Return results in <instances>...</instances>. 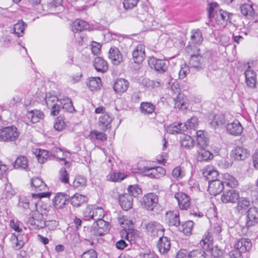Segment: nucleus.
Wrapping results in <instances>:
<instances>
[{
    "mask_svg": "<svg viewBox=\"0 0 258 258\" xmlns=\"http://www.w3.org/2000/svg\"><path fill=\"white\" fill-rule=\"evenodd\" d=\"M207 10L210 21L208 25L217 26L219 29L225 27L229 19L228 13L218 10V6L214 3L208 4Z\"/></svg>",
    "mask_w": 258,
    "mask_h": 258,
    "instance_id": "f257e3e1",
    "label": "nucleus"
},
{
    "mask_svg": "<svg viewBox=\"0 0 258 258\" xmlns=\"http://www.w3.org/2000/svg\"><path fill=\"white\" fill-rule=\"evenodd\" d=\"M190 33V40L185 48V51L189 54L191 52L198 53L200 51L199 46L202 43L204 39L202 32L199 29H197L192 30Z\"/></svg>",
    "mask_w": 258,
    "mask_h": 258,
    "instance_id": "f03ea898",
    "label": "nucleus"
},
{
    "mask_svg": "<svg viewBox=\"0 0 258 258\" xmlns=\"http://www.w3.org/2000/svg\"><path fill=\"white\" fill-rule=\"evenodd\" d=\"M20 135L19 130L15 126L4 127L0 130V141L14 142L18 139Z\"/></svg>",
    "mask_w": 258,
    "mask_h": 258,
    "instance_id": "7ed1b4c3",
    "label": "nucleus"
},
{
    "mask_svg": "<svg viewBox=\"0 0 258 258\" xmlns=\"http://www.w3.org/2000/svg\"><path fill=\"white\" fill-rule=\"evenodd\" d=\"M146 229L148 235L153 237H160L164 235V229L162 225L155 221H150L146 224Z\"/></svg>",
    "mask_w": 258,
    "mask_h": 258,
    "instance_id": "20e7f679",
    "label": "nucleus"
},
{
    "mask_svg": "<svg viewBox=\"0 0 258 258\" xmlns=\"http://www.w3.org/2000/svg\"><path fill=\"white\" fill-rule=\"evenodd\" d=\"M85 217L86 220H90L92 219L94 220L95 223L99 220L103 219L104 217L105 213L103 209L100 207H97L93 209H87L85 212Z\"/></svg>",
    "mask_w": 258,
    "mask_h": 258,
    "instance_id": "39448f33",
    "label": "nucleus"
},
{
    "mask_svg": "<svg viewBox=\"0 0 258 258\" xmlns=\"http://www.w3.org/2000/svg\"><path fill=\"white\" fill-rule=\"evenodd\" d=\"M148 64L152 69H154L156 71L160 73L165 72L168 66V62L166 60L157 59L154 57L149 59Z\"/></svg>",
    "mask_w": 258,
    "mask_h": 258,
    "instance_id": "423d86ee",
    "label": "nucleus"
},
{
    "mask_svg": "<svg viewBox=\"0 0 258 258\" xmlns=\"http://www.w3.org/2000/svg\"><path fill=\"white\" fill-rule=\"evenodd\" d=\"M158 202V196L154 193H149L143 197L142 205L147 210L153 211Z\"/></svg>",
    "mask_w": 258,
    "mask_h": 258,
    "instance_id": "0eeeda50",
    "label": "nucleus"
},
{
    "mask_svg": "<svg viewBox=\"0 0 258 258\" xmlns=\"http://www.w3.org/2000/svg\"><path fill=\"white\" fill-rule=\"evenodd\" d=\"M239 193L238 190L231 188L223 192L221 200L224 204L235 203L239 199Z\"/></svg>",
    "mask_w": 258,
    "mask_h": 258,
    "instance_id": "6e6552de",
    "label": "nucleus"
},
{
    "mask_svg": "<svg viewBox=\"0 0 258 258\" xmlns=\"http://www.w3.org/2000/svg\"><path fill=\"white\" fill-rule=\"evenodd\" d=\"M200 51L196 52H191V56L189 59V64L190 68H194L199 71L204 68L205 66L204 58L201 55Z\"/></svg>",
    "mask_w": 258,
    "mask_h": 258,
    "instance_id": "1a4fd4ad",
    "label": "nucleus"
},
{
    "mask_svg": "<svg viewBox=\"0 0 258 258\" xmlns=\"http://www.w3.org/2000/svg\"><path fill=\"white\" fill-rule=\"evenodd\" d=\"M29 223L31 228L33 229H40L45 227V221L43 216L39 212H34L29 218Z\"/></svg>",
    "mask_w": 258,
    "mask_h": 258,
    "instance_id": "9d476101",
    "label": "nucleus"
},
{
    "mask_svg": "<svg viewBox=\"0 0 258 258\" xmlns=\"http://www.w3.org/2000/svg\"><path fill=\"white\" fill-rule=\"evenodd\" d=\"M245 227L247 229L258 223V211L256 208L251 207L246 212Z\"/></svg>",
    "mask_w": 258,
    "mask_h": 258,
    "instance_id": "9b49d317",
    "label": "nucleus"
},
{
    "mask_svg": "<svg viewBox=\"0 0 258 258\" xmlns=\"http://www.w3.org/2000/svg\"><path fill=\"white\" fill-rule=\"evenodd\" d=\"M109 231V223L104 219L99 220L94 224L93 234L96 236H102Z\"/></svg>",
    "mask_w": 258,
    "mask_h": 258,
    "instance_id": "f8f14e48",
    "label": "nucleus"
},
{
    "mask_svg": "<svg viewBox=\"0 0 258 258\" xmlns=\"http://www.w3.org/2000/svg\"><path fill=\"white\" fill-rule=\"evenodd\" d=\"M174 197L178 202V206L181 210H186L190 205V198L186 194L178 192L175 194Z\"/></svg>",
    "mask_w": 258,
    "mask_h": 258,
    "instance_id": "ddd939ff",
    "label": "nucleus"
},
{
    "mask_svg": "<svg viewBox=\"0 0 258 258\" xmlns=\"http://www.w3.org/2000/svg\"><path fill=\"white\" fill-rule=\"evenodd\" d=\"M226 130L229 134L238 136L242 133L243 127L237 119H235L232 122L227 124Z\"/></svg>",
    "mask_w": 258,
    "mask_h": 258,
    "instance_id": "4468645a",
    "label": "nucleus"
},
{
    "mask_svg": "<svg viewBox=\"0 0 258 258\" xmlns=\"http://www.w3.org/2000/svg\"><path fill=\"white\" fill-rule=\"evenodd\" d=\"M146 175L151 178H159L165 174V170L160 167H145Z\"/></svg>",
    "mask_w": 258,
    "mask_h": 258,
    "instance_id": "2eb2a0df",
    "label": "nucleus"
},
{
    "mask_svg": "<svg viewBox=\"0 0 258 258\" xmlns=\"http://www.w3.org/2000/svg\"><path fill=\"white\" fill-rule=\"evenodd\" d=\"M245 83L246 85L250 88L253 89L256 87V75L255 72L250 69L248 66L245 71Z\"/></svg>",
    "mask_w": 258,
    "mask_h": 258,
    "instance_id": "dca6fc26",
    "label": "nucleus"
},
{
    "mask_svg": "<svg viewBox=\"0 0 258 258\" xmlns=\"http://www.w3.org/2000/svg\"><path fill=\"white\" fill-rule=\"evenodd\" d=\"M134 61L137 63L143 62L145 58V47L142 44L138 45L132 52Z\"/></svg>",
    "mask_w": 258,
    "mask_h": 258,
    "instance_id": "f3484780",
    "label": "nucleus"
},
{
    "mask_svg": "<svg viewBox=\"0 0 258 258\" xmlns=\"http://www.w3.org/2000/svg\"><path fill=\"white\" fill-rule=\"evenodd\" d=\"M224 186V181L220 179L211 181L209 183L208 191L211 195L216 196L223 191Z\"/></svg>",
    "mask_w": 258,
    "mask_h": 258,
    "instance_id": "a211bd4d",
    "label": "nucleus"
},
{
    "mask_svg": "<svg viewBox=\"0 0 258 258\" xmlns=\"http://www.w3.org/2000/svg\"><path fill=\"white\" fill-rule=\"evenodd\" d=\"M175 94H177L175 99H174L175 107L180 110H183L187 107V100L186 97L183 94L179 93V88H176Z\"/></svg>",
    "mask_w": 258,
    "mask_h": 258,
    "instance_id": "6ab92c4d",
    "label": "nucleus"
},
{
    "mask_svg": "<svg viewBox=\"0 0 258 258\" xmlns=\"http://www.w3.org/2000/svg\"><path fill=\"white\" fill-rule=\"evenodd\" d=\"M158 250L161 254L167 253L171 247L170 241L165 236H161L157 244Z\"/></svg>",
    "mask_w": 258,
    "mask_h": 258,
    "instance_id": "aec40b11",
    "label": "nucleus"
},
{
    "mask_svg": "<svg viewBox=\"0 0 258 258\" xmlns=\"http://www.w3.org/2000/svg\"><path fill=\"white\" fill-rule=\"evenodd\" d=\"M69 196L63 193H58L56 195L53 200V205L56 209H61L64 207L68 201Z\"/></svg>",
    "mask_w": 258,
    "mask_h": 258,
    "instance_id": "412c9836",
    "label": "nucleus"
},
{
    "mask_svg": "<svg viewBox=\"0 0 258 258\" xmlns=\"http://www.w3.org/2000/svg\"><path fill=\"white\" fill-rule=\"evenodd\" d=\"M108 57L115 65H118L122 61V55L119 49L115 47L110 48Z\"/></svg>",
    "mask_w": 258,
    "mask_h": 258,
    "instance_id": "4be33fe9",
    "label": "nucleus"
},
{
    "mask_svg": "<svg viewBox=\"0 0 258 258\" xmlns=\"http://www.w3.org/2000/svg\"><path fill=\"white\" fill-rule=\"evenodd\" d=\"M133 198L130 195L124 193L119 195L118 197L119 203L124 210H128L132 208L133 204Z\"/></svg>",
    "mask_w": 258,
    "mask_h": 258,
    "instance_id": "5701e85b",
    "label": "nucleus"
},
{
    "mask_svg": "<svg viewBox=\"0 0 258 258\" xmlns=\"http://www.w3.org/2000/svg\"><path fill=\"white\" fill-rule=\"evenodd\" d=\"M128 82L122 78L117 79L113 85V90L117 93L121 94L125 92L128 88Z\"/></svg>",
    "mask_w": 258,
    "mask_h": 258,
    "instance_id": "b1692460",
    "label": "nucleus"
},
{
    "mask_svg": "<svg viewBox=\"0 0 258 258\" xmlns=\"http://www.w3.org/2000/svg\"><path fill=\"white\" fill-rule=\"evenodd\" d=\"M248 153L246 149L237 146L231 151V156L236 160H244L247 158Z\"/></svg>",
    "mask_w": 258,
    "mask_h": 258,
    "instance_id": "393cba45",
    "label": "nucleus"
},
{
    "mask_svg": "<svg viewBox=\"0 0 258 258\" xmlns=\"http://www.w3.org/2000/svg\"><path fill=\"white\" fill-rule=\"evenodd\" d=\"M166 220L169 226L178 227L180 224L179 215L177 212L169 211L167 212Z\"/></svg>",
    "mask_w": 258,
    "mask_h": 258,
    "instance_id": "a878e982",
    "label": "nucleus"
},
{
    "mask_svg": "<svg viewBox=\"0 0 258 258\" xmlns=\"http://www.w3.org/2000/svg\"><path fill=\"white\" fill-rule=\"evenodd\" d=\"M196 157L198 161L202 162L211 160L213 158V155L208 150H206V148H198Z\"/></svg>",
    "mask_w": 258,
    "mask_h": 258,
    "instance_id": "bb28decb",
    "label": "nucleus"
},
{
    "mask_svg": "<svg viewBox=\"0 0 258 258\" xmlns=\"http://www.w3.org/2000/svg\"><path fill=\"white\" fill-rule=\"evenodd\" d=\"M236 248L239 249L242 252L250 250L252 247V243L249 239L241 238L235 245Z\"/></svg>",
    "mask_w": 258,
    "mask_h": 258,
    "instance_id": "cd10ccee",
    "label": "nucleus"
},
{
    "mask_svg": "<svg viewBox=\"0 0 258 258\" xmlns=\"http://www.w3.org/2000/svg\"><path fill=\"white\" fill-rule=\"evenodd\" d=\"M112 121V118L109 114L104 113L99 118V125L102 130L105 131L111 127V122Z\"/></svg>",
    "mask_w": 258,
    "mask_h": 258,
    "instance_id": "c85d7f7f",
    "label": "nucleus"
},
{
    "mask_svg": "<svg viewBox=\"0 0 258 258\" xmlns=\"http://www.w3.org/2000/svg\"><path fill=\"white\" fill-rule=\"evenodd\" d=\"M93 62L94 66L97 72L104 73L107 71V63L103 58L97 57L95 58Z\"/></svg>",
    "mask_w": 258,
    "mask_h": 258,
    "instance_id": "c756f323",
    "label": "nucleus"
},
{
    "mask_svg": "<svg viewBox=\"0 0 258 258\" xmlns=\"http://www.w3.org/2000/svg\"><path fill=\"white\" fill-rule=\"evenodd\" d=\"M89 28V24L81 19L76 20L72 24V31L76 33L78 31H82L84 30H87Z\"/></svg>",
    "mask_w": 258,
    "mask_h": 258,
    "instance_id": "7c9ffc66",
    "label": "nucleus"
},
{
    "mask_svg": "<svg viewBox=\"0 0 258 258\" xmlns=\"http://www.w3.org/2000/svg\"><path fill=\"white\" fill-rule=\"evenodd\" d=\"M214 236L211 233L209 230L205 233L202 240L200 242V244L202 245L205 249H211L212 246V241Z\"/></svg>",
    "mask_w": 258,
    "mask_h": 258,
    "instance_id": "2f4dec72",
    "label": "nucleus"
},
{
    "mask_svg": "<svg viewBox=\"0 0 258 258\" xmlns=\"http://www.w3.org/2000/svg\"><path fill=\"white\" fill-rule=\"evenodd\" d=\"M197 145L198 148H206L208 146V139L203 131H197Z\"/></svg>",
    "mask_w": 258,
    "mask_h": 258,
    "instance_id": "473e14b6",
    "label": "nucleus"
},
{
    "mask_svg": "<svg viewBox=\"0 0 258 258\" xmlns=\"http://www.w3.org/2000/svg\"><path fill=\"white\" fill-rule=\"evenodd\" d=\"M211 233L214 236L215 239L221 240V233L222 231V224L220 222H216L211 225L209 229Z\"/></svg>",
    "mask_w": 258,
    "mask_h": 258,
    "instance_id": "72a5a7b5",
    "label": "nucleus"
},
{
    "mask_svg": "<svg viewBox=\"0 0 258 258\" xmlns=\"http://www.w3.org/2000/svg\"><path fill=\"white\" fill-rule=\"evenodd\" d=\"M204 176L207 178L209 183L211 181L218 180V172L212 167H208L205 169L203 172Z\"/></svg>",
    "mask_w": 258,
    "mask_h": 258,
    "instance_id": "f704fd0d",
    "label": "nucleus"
},
{
    "mask_svg": "<svg viewBox=\"0 0 258 258\" xmlns=\"http://www.w3.org/2000/svg\"><path fill=\"white\" fill-rule=\"evenodd\" d=\"M212 121L211 124L214 127L222 125L226 123V119L224 114L222 113L211 115Z\"/></svg>",
    "mask_w": 258,
    "mask_h": 258,
    "instance_id": "c9c22d12",
    "label": "nucleus"
},
{
    "mask_svg": "<svg viewBox=\"0 0 258 258\" xmlns=\"http://www.w3.org/2000/svg\"><path fill=\"white\" fill-rule=\"evenodd\" d=\"M27 117L32 123H36L44 117L43 112L38 110H32L27 113Z\"/></svg>",
    "mask_w": 258,
    "mask_h": 258,
    "instance_id": "e433bc0d",
    "label": "nucleus"
},
{
    "mask_svg": "<svg viewBox=\"0 0 258 258\" xmlns=\"http://www.w3.org/2000/svg\"><path fill=\"white\" fill-rule=\"evenodd\" d=\"M180 145L186 149L190 150L194 146V140L190 136L183 135L180 137Z\"/></svg>",
    "mask_w": 258,
    "mask_h": 258,
    "instance_id": "4c0bfd02",
    "label": "nucleus"
},
{
    "mask_svg": "<svg viewBox=\"0 0 258 258\" xmlns=\"http://www.w3.org/2000/svg\"><path fill=\"white\" fill-rule=\"evenodd\" d=\"M35 212H39L42 216L46 215L49 211L51 207L47 204L43 203L41 201H38L37 203H34Z\"/></svg>",
    "mask_w": 258,
    "mask_h": 258,
    "instance_id": "58836bf2",
    "label": "nucleus"
},
{
    "mask_svg": "<svg viewBox=\"0 0 258 258\" xmlns=\"http://www.w3.org/2000/svg\"><path fill=\"white\" fill-rule=\"evenodd\" d=\"M87 198L85 196L76 194L71 198V204L74 207H79L82 204L86 203Z\"/></svg>",
    "mask_w": 258,
    "mask_h": 258,
    "instance_id": "ea45409f",
    "label": "nucleus"
},
{
    "mask_svg": "<svg viewBox=\"0 0 258 258\" xmlns=\"http://www.w3.org/2000/svg\"><path fill=\"white\" fill-rule=\"evenodd\" d=\"M87 85L91 91L97 90L100 89L102 85L101 79L99 77L89 78Z\"/></svg>",
    "mask_w": 258,
    "mask_h": 258,
    "instance_id": "a19ab883",
    "label": "nucleus"
},
{
    "mask_svg": "<svg viewBox=\"0 0 258 258\" xmlns=\"http://www.w3.org/2000/svg\"><path fill=\"white\" fill-rule=\"evenodd\" d=\"M250 206V201L245 198H241L237 201L236 209L239 213H242L246 211Z\"/></svg>",
    "mask_w": 258,
    "mask_h": 258,
    "instance_id": "79ce46f5",
    "label": "nucleus"
},
{
    "mask_svg": "<svg viewBox=\"0 0 258 258\" xmlns=\"http://www.w3.org/2000/svg\"><path fill=\"white\" fill-rule=\"evenodd\" d=\"M60 104L61 105V109L66 111L72 113L75 110L72 100L68 97L60 99Z\"/></svg>",
    "mask_w": 258,
    "mask_h": 258,
    "instance_id": "37998d69",
    "label": "nucleus"
},
{
    "mask_svg": "<svg viewBox=\"0 0 258 258\" xmlns=\"http://www.w3.org/2000/svg\"><path fill=\"white\" fill-rule=\"evenodd\" d=\"M31 185L34 186L36 191L45 190L47 188L46 184L39 177L31 179Z\"/></svg>",
    "mask_w": 258,
    "mask_h": 258,
    "instance_id": "c03bdc74",
    "label": "nucleus"
},
{
    "mask_svg": "<svg viewBox=\"0 0 258 258\" xmlns=\"http://www.w3.org/2000/svg\"><path fill=\"white\" fill-rule=\"evenodd\" d=\"M141 111L145 114H152L155 110V105L150 102H142L140 105Z\"/></svg>",
    "mask_w": 258,
    "mask_h": 258,
    "instance_id": "a18cd8bd",
    "label": "nucleus"
},
{
    "mask_svg": "<svg viewBox=\"0 0 258 258\" xmlns=\"http://www.w3.org/2000/svg\"><path fill=\"white\" fill-rule=\"evenodd\" d=\"M27 163L28 161L27 158L24 156H20L16 160L14 166L16 169L27 170L28 167Z\"/></svg>",
    "mask_w": 258,
    "mask_h": 258,
    "instance_id": "49530a36",
    "label": "nucleus"
},
{
    "mask_svg": "<svg viewBox=\"0 0 258 258\" xmlns=\"http://www.w3.org/2000/svg\"><path fill=\"white\" fill-rule=\"evenodd\" d=\"M194 225V223L191 221H187L182 224H180L178 227V230L183 232L186 235L191 234Z\"/></svg>",
    "mask_w": 258,
    "mask_h": 258,
    "instance_id": "de8ad7c7",
    "label": "nucleus"
},
{
    "mask_svg": "<svg viewBox=\"0 0 258 258\" xmlns=\"http://www.w3.org/2000/svg\"><path fill=\"white\" fill-rule=\"evenodd\" d=\"M53 156L58 158L60 162H62L61 165H64L67 167L71 166V163L65 160L66 156L61 149L58 148L54 149L53 150Z\"/></svg>",
    "mask_w": 258,
    "mask_h": 258,
    "instance_id": "09e8293b",
    "label": "nucleus"
},
{
    "mask_svg": "<svg viewBox=\"0 0 258 258\" xmlns=\"http://www.w3.org/2000/svg\"><path fill=\"white\" fill-rule=\"evenodd\" d=\"M27 26V24H25L23 20H20L15 24L13 27V30L14 32L20 37L22 36L24 33V29Z\"/></svg>",
    "mask_w": 258,
    "mask_h": 258,
    "instance_id": "8fccbe9b",
    "label": "nucleus"
},
{
    "mask_svg": "<svg viewBox=\"0 0 258 258\" xmlns=\"http://www.w3.org/2000/svg\"><path fill=\"white\" fill-rule=\"evenodd\" d=\"M223 178L224 180L222 181H224V184H225L228 186L233 188L238 184V182L235 178L228 173L224 174Z\"/></svg>",
    "mask_w": 258,
    "mask_h": 258,
    "instance_id": "3c124183",
    "label": "nucleus"
},
{
    "mask_svg": "<svg viewBox=\"0 0 258 258\" xmlns=\"http://www.w3.org/2000/svg\"><path fill=\"white\" fill-rule=\"evenodd\" d=\"M184 128V125L181 123H173L168 127V132L170 134H178L181 132H184L185 130Z\"/></svg>",
    "mask_w": 258,
    "mask_h": 258,
    "instance_id": "603ef678",
    "label": "nucleus"
},
{
    "mask_svg": "<svg viewBox=\"0 0 258 258\" xmlns=\"http://www.w3.org/2000/svg\"><path fill=\"white\" fill-rule=\"evenodd\" d=\"M86 179L82 176H76L73 183V186L77 188L81 189L86 186Z\"/></svg>",
    "mask_w": 258,
    "mask_h": 258,
    "instance_id": "864d4df0",
    "label": "nucleus"
},
{
    "mask_svg": "<svg viewBox=\"0 0 258 258\" xmlns=\"http://www.w3.org/2000/svg\"><path fill=\"white\" fill-rule=\"evenodd\" d=\"M128 195L132 196V198H136L142 192V189L138 185H130L127 188Z\"/></svg>",
    "mask_w": 258,
    "mask_h": 258,
    "instance_id": "5fc2aeb1",
    "label": "nucleus"
},
{
    "mask_svg": "<svg viewBox=\"0 0 258 258\" xmlns=\"http://www.w3.org/2000/svg\"><path fill=\"white\" fill-rule=\"evenodd\" d=\"M124 174L120 172H110L107 176V179L111 181H120L124 178Z\"/></svg>",
    "mask_w": 258,
    "mask_h": 258,
    "instance_id": "6e6d98bb",
    "label": "nucleus"
},
{
    "mask_svg": "<svg viewBox=\"0 0 258 258\" xmlns=\"http://www.w3.org/2000/svg\"><path fill=\"white\" fill-rule=\"evenodd\" d=\"M90 137L92 139H96L104 142L107 140V136L102 132H99L98 131H92L90 132Z\"/></svg>",
    "mask_w": 258,
    "mask_h": 258,
    "instance_id": "4d7b16f0",
    "label": "nucleus"
},
{
    "mask_svg": "<svg viewBox=\"0 0 258 258\" xmlns=\"http://www.w3.org/2000/svg\"><path fill=\"white\" fill-rule=\"evenodd\" d=\"M45 102L47 106L49 108H50V107L55 105V104H57L58 103H60V100H58L56 96L51 95H48V94L46 96Z\"/></svg>",
    "mask_w": 258,
    "mask_h": 258,
    "instance_id": "13d9d810",
    "label": "nucleus"
},
{
    "mask_svg": "<svg viewBox=\"0 0 258 258\" xmlns=\"http://www.w3.org/2000/svg\"><path fill=\"white\" fill-rule=\"evenodd\" d=\"M198 125V119L196 117H192L188 119L184 124L185 130L189 128L195 130Z\"/></svg>",
    "mask_w": 258,
    "mask_h": 258,
    "instance_id": "bf43d9fd",
    "label": "nucleus"
},
{
    "mask_svg": "<svg viewBox=\"0 0 258 258\" xmlns=\"http://www.w3.org/2000/svg\"><path fill=\"white\" fill-rule=\"evenodd\" d=\"M240 10L242 14L246 16H252L253 14L254 9L252 6L250 4H243L240 7Z\"/></svg>",
    "mask_w": 258,
    "mask_h": 258,
    "instance_id": "052dcab7",
    "label": "nucleus"
},
{
    "mask_svg": "<svg viewBox=\"0 0 258 258\" xmlns=\"http://www.w3.org/2000/svg\"><path fill=\"white\" fill-rule=\"evenodd\" d=\"M58 179L59 180L64 183H68L69 182V176L64 167H62L59 171Z\"/></svg>",
    "mask_w": 258,
    "mask_h": 258,
    "instance_id": "680f3d73",
    "label": "nucleus"
},
{
    "mask_svg": "<svg viewBox=\"0 0 258 258\" xmlns=\"http://www.w3.org/2000/svg\"><path fill=\"white\" fill-rule=\"evenodd\" d=\"M24 237V234H22L20 232L17 235L14 233L11 235V240H18L19 243H17L18 247H22L25 244Z\"/></svg>",
    "mask_w": 258,
    "mask_h": 258,
    "instance_id": "e2e57ef3",
    "label": "nucleus"
},
{
    "mask_svg": "<svg viewBox=\"0 0 258 258\" xmlns=\"http://www.w3.org/2000/svg\"><path fill=\"white\" fill-rule=\"evenodd\" d=\"M18 206L20 208H22L24 209H30L31 211L33 209L30 207L29 200L25 197H21L19 198Z\"/></svg>",
    "mask_w": 258,
    "mask_h": 258,
    "instance_id": "0e129e2a",
    "label": "nucleus"
},
{
    "mask_svg": "<svg viewBox=\"0 0 258 258\" xmlns=\"http://www.w3.org/2000/svg\"><path fill=\"white\" fill-rule=\"evenodd\" d=\"M206 253L204 250H193L189 253L190 258H206Z\"/></svg>",
    "mask_w": 258,
    "mask_h": 258,
    "instance_id": "69168bd1",
    "label": "nucleus"
},
{
    "mask_svg": "<svg viewBox=\"0 0 258 258\" xmlns=\"http://www.w3.org/2000/svg\"><path fill=\"white\" fill-rule=\"evenodd\" d=\"M65 126V122L63 121L62 118L60 116H58L55 120L54 123V128L58 131H62Z\"/></svg>",
    "mask_w": 258,
    "mask_h": 258,
    "instance_id": "338daca9",
    "label": "nucleus"
},
{
    "mask_svg": "<svg viewBox=\"0 0 258 258\" xmlns=\"http://www.w3.org/2000/svg\"><path fill=\"white\" fill-rule=\"evenodd\" d=\"M184 175L183 171L179 166L176 167L174 168L172 172V176L173 178L179 179L181 178Z\"/></svg>",
    "mask_w": 258,
    "mask_h": 258,
    "instance_id": "774afa93",
    "label": "nucleus"
}]
</instances>
